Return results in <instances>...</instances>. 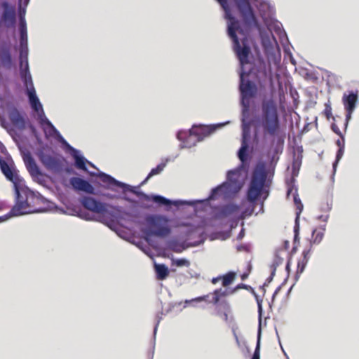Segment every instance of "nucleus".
<instances>
[{
  "label": "nucleus",
  "mask_w": 359,
  "mask_h": 359,
  "mask_svg": "<svg viewBox=\"0 0 359 359\" xmlns=\"http://www.w3.org/2000/svg\"><path fill=\"white\" fill-rule=\"evenodd\" d=\"M255 127L261 128L264 136L275 137L280 130V123L276 101L264 98L261 103V114L255 121Z\"/></svg>",
  "instance_id": "f257e3e1"
},
{
  "label": "nucleus",
  "mask_w": 359,
  "mask_h": 359,
  "mask_svg": "<svg viewBox=\"0 0 359 359\" xmlns=\"http://www.w3.org/2000/svg\"><path fill=\"white\" fill-rule=\"evenodd\" d=\"M17 203L8 212L9 217L46 210V200L39 193L29 189H22L21 191L17 189Z\"/></svg>",
  "instance_id": "f03ea898"
},
{
  "label": "nucleus",
  "mask_w": 359,
  "mask_h": 359,
  "mask_svg": "<svg viewBox=\"0 0 359 359\" xmlns=\"http://www.w3.org/2000/svg\"><path fill=\"white\" fill-rule=\"evenodd\" d=\"M228 22V35L233 41V48L241 66L249 63V56L251 53L250 47L248 46L247 37H244L240 42L236 32L243 34V30L240 27L239 22L232 15V14L226 16Z\"/></svg>",
  "instance_id": "7ed1b4c3"
},
{
  "label": "nucleus",
  "mask_w": 359,
  "mask_h": 359,
  "mask_svg": "<svg viewBox=\"0 0 359 359\" xmlns=\"http://www.w3.org/2000/svg\"><path fill=\"white\" fill-rule=\"evenodd\" d=\"M215 130V126H194L187 133L185 131H180L177 133V138L182 141L184 147H191L197 142L203 140L205 137L209 136Z\"/></svg>",
  "instance_id": "20e7f679"
},
{
  "label": "nucleus",
  "mask_w": 359,
  "mask_h": 359,
  "mask_svg": "<svg viewBox=\"0 0 359 359\" xmlns=\"http://www.w3.org/2000/svg\"><path fill=\"white\" fill-rule=\"evenodd\" d=\"M238 177L239 173L238 171L229 170L227 173V182L213 189L209 198L215 200L218 196L226 198L230 196L232 194L237 193L241 189Z\"/></svg>",
  "instance_id": "39448f33"
},
{
  "label": "nucleus",
  "mask_w": 359,
  "mask_h": 359,
  "mask_svg": "<svg viewBox=\"0 0 359 359\" xmlns=\"http://www.w3.org/2000/svg\"><path fill=\"white\" fill-rule=\"evenodd\" d=\"M266 180V172L263 166H257L253 171L247 192L248 201L253 203L260 196Z\"/></svg>",
  "instance_id": "423d86ee"
},
{
  "label": "nucleus",
  "mask_w": 359,
  "mask_h": 359,
  "mask_svg": "<svg viewBox=\"0 0 359 359\" xmlns=\"http://www.w3.org/2000/svg\"><path fill=\"white\" fill-rule=\"evenodd\" d=\"M26 67H27V65H26ZM21 79L26 88L27 94L28 95L29 101L32 108L37 113H41V114L43 116L44 112L43 110L42 105L38 97L36 96V90L32 81V78L30 72L27 71V68H25L24 70H22ZM39 116L41 115L39 114Z\"/></svg>",
  "instance_id": "0eeeda50"
},
{
  "label": "nucleus",
  "mask_w": 359,
  "mask_h": 359,
  "mask_svg": "<svg viewBox=\"0 0 359 359\" xmlns=\"http://www.w3.org/2000/svg\"><path fill=\"white\" fill-rule=\"evenodd\" d=\"M16 23L15 6L8 1L0 2V27L12 28Z\"/></svg>",
  "instance_id": "6e6552de"
},
{
  "label": "nucleus",
  "mask_w": 359,
  "mask_h": 359,
  "mask_svg": "<svg viewBox=\"0 0 359 359\" xmlns=\"http://www.w3.org/2000/svg\"><path fill=\"white\" fill-rule=\"evenodd\" d=\"M325 231V229L323 227L316 229L312 231L310 248L303 250L302 258L297 262V273H302L304 270V268L310 258L311 245L320 243L323 238Z\"/></svg>",
  "instance_id": "1a4fd4ad"
},
{
  "label": "nucleus",
  "mask_w": 359,
  "mask_h": 359,
  "mask_svg": "<svg viewBox=\"0 0 359 359\" xmlns=\"http://www.w3.org/2000/svg\"><path fill=\"white\" fill-rule=\"evenodd\" d=\"M246 27H258V22L248 0H234Z\"/></svg>",
  "instance_id": "9d476101"
},
{
  "label": "nucleus",
  "mask_w": 359,
  "mask_h": 359,
  "mask_svg": "<svg viewBox=\"0 0 359 359\" xmlns=\"http://www.w3.org/2000/svg\"><path fill=\"white\" fill-rule=\"evenodd\" d=\"M239 90L242 97V104L248 107V100L254 97L257 91V86L251 81L245 80L243 74H241Z\"/></svg>",
  "instance_id": "9b49d317"
},
{
  "label": "nucleus",
  "mask_w": 359,
  "mask_h": 359,
  "mask_svg": "<svg viewBox=\"0 0 359 359\" xmlns=\"http://www.w3.org/2000/svg\"><path fill=\"white\" fill-rule=\"evenodd\" d=\"M39 160L44 167L51 171H60L62 167V160L55 156L41 153L39 156Z\"/></svg>",
  "instance_id": "f8f14e48"
},
{
  "label": "nucleus",
  "mask_w": 359,
  "mask_h": 359,
  "mask_svg": "<svg viewBox=\"0 0 359 359\" xmlns=\"http://www.w3.org/2000/svg\"><path fill=\"white\" fill-rule=\"evenodd\" d=\"M81 203L82 205L87 210L101 214L107 211L106 205L90 196H84L82 198Z\"/></svg>",
  "instance_id": "ddd939ff"
},
{
  "label": "nucleus",
  "mask_w": 359,
  "mask_h": 359,
  "mask_svg": "<svg viewBox=\"0 0 359 359\" xmlns=\"http://www.w3.org/2000/svg\"><path fill=\"white\" fill-rule=\"evenodd\" d=\"M22 159L27 170L32 177L42 176L41 172L29 151H27L22 153Z\"/></svg>",
  "instance_id": "4468645a"
},
{
  "label": "nucleus",
  "mask_w": 359,
  "mask_h": 359,
  "mask_svg": "<svg viewBox=\"0 0 359 359\" xmlns=\"http://www.w3.org/2000/svg\"><path fill=\"white\" fill-rule=\"evenodd\" d=\"M239 289H245V290H250L253 291V289L251 286L243 284V283H240V284L237 285L231 291H229L228 290H222V289L219 288V289L215 290L213 292L214 297H212V299L211 301H209L208 302L212 303L213 304H217L222 297H226L230 294H233Z\"/></svg>",
  "instance_id": "2eb2a0df"
},
{
  "label": "nucleus",
  "mask_w": 359,
  "mask_h": 359,
  "mask_svg": "<svg viewBox=\"0 0 359 359\" xmlns=\"http://www.w3.org/2000/svg\"><path fill=\"white\" fill-rule=\"evenodd\" d=\"M342 100L344 108L347 112L346 121L348 122L355 108L356 102L358 101V94L357 93L353 92L350 93L348 95L344 94Z\"/></svg>",
  "instance_id": "dca6fc26"
},
{
  "label": "nucleus",
  "mask_w": 359,
  "mask_h": 359,
  "mask_svg": "<svg viewBox=\"0 0 359 359\" xmlns=\"http://www.w3.org/2000/svg\"><path fill=\"white\" fill-rule=\"evenodd\" d=\"M128 189L130 191H131L132 193L135 194L137 196H138L145 201H152L153 202H154L160 205L170 206L172 204L171 201L165 198L163 196H158V195L149 196L143 192L135 191L133 187L128 188Z\"/></svg>",
  "instance_id": "f3484780"
},
{
  "label": "nucleus",
  "mask_w": 359,
  "mask_h": 359,
  "mask_svg": "<svg viewBox=\"0 0 359 359\" xmlns=\"http://www.w3.org/2000/svg\"><path fill=\"white\" fill-rule=\"evenodd\" d=\"M70 184L75 190L83 191L87 194H93V187L86 180L79 177H72Z\"/></svg>",
  "instance_id": "a211bd4d"
},
{
  "label": "nucleus",
  "mask_w": 359,
  "mask_h": 359,
  "mask_svg": "<svg viewBox=\"0 0 359 359\" xmlns=\"http://www.w3.org/2000/svg\"><path fill=\"white\" fill-rule=\"evenodd\" d=\"M8 117L11 123L18 129L22 130L26 128V120L17 109L11 110Z\"/></svg>",
  "instance_id": "6ab92c4d"
},
{
  "label": "nucleus",
  "mask_w": 359,
  "mask_h": 359,
  "mask_svg": "<svg viewBox=\"0 0 359 359\" xmlns=\"http://www.w3.org/2000/svg\"><path fill=\"white\" fill-rule=\"evenodd\" d=\"M249 127L246 125L243 126L241 147L238 153V158L242 163H245L247 161V151L248 149L247 137Z\"/></svg>",
  "instance_id": "aec40b11"
},
{
  "label": "nucleus",
  "mask_w": 359,
  "mask_h": 359,
  "mask_svg": "<svg viewBox=\"0 0 359 359\" xmlns=\"http://www.w3.org/2000/svg\"><path fill=\"white\" fill-rule=\"evenodd\" d=\"M238 206L234 204H227L219 207L216 212V217L219 219L231 216L238 211Z\"/></svg>",
  "instance_id": "412c9836"
},
{
  "label": "nucleus",
  "mask_w": 359,
  "mask_h": 359,
  "mask_svg": "<svg viewBox=\"0 0 359 359\" xmlns=\"http://www.w3.org/2000/svg\"><path fill=\"white\" fill-rule=\"evenodd\" d=\"M0 62L3 67L10 69L13 67V60L9 47L4 46L0 48Z\"/></svg>",
  "instance_id": "4be33fe9"
},
{
  "label": "nucleus",
  "mask_w": 359,
  "mask_h": 359,
  "mask_svg": "<svg viewBox=\"0 0 359 359\" xmlns=\"http://www.w3.org/2000/svg\"><path fill=\"white\" fill-rule=\"evenodd\" d=\"M20 47L27 46V25L25 18L20 14Z\"/></svg>",
  "instance_id": "5701e85b"
},
{
  "label": "nucleus",
  "mask_w": 359,
  "mask_h": 359,
  "mask_svg": "<svg viewBox=\"0 0 359 359\" xmlns=\"http://www.w3.org/2000/svg\"><path fill=\"white\" fill-rule=\"evenodd\" d=\"M20 75L21 76L22 70H24L26 68V65H27V71L29 72V63H28V50L27 46L20 47Z\"/></svg>",
  "instance_id": "b1692460"
},
{
  "label": "nucleus",
  "mask_w": 359,
  "mask_h": 359,
  "mask_svg": "<svg viewBox=\"0 0 359 359\" xmlns=\"http://www.w3.org/2000/svg\"><path fill=\"white\" fill-rule=\"evenodd\" d=\"M146 222L149 226L153 227H157L161 223L167 222L168 219H166V217L161 215H149L147 217Z\"/></svg>",
  "instance_id": "393cba45"
},
{
  "label": "nucleus",
  "mask_w": 359,
  "mask_h": 359,
  "mask_svg": "<svg viewBox=\"0 0 359 359\" xmlns=\"http://www.w3.org/2000/svg\"><path fill=\"white\" fill-rule=\"evenodd\" d=\"M100 178L103 183L107 184L109 185H116L118 187H128V185L116 180L114 178L105 173L100 174Z\"/></svg>",
  "instance_id": "a878e982"
},
{
  "label": "nucleus",
  "mask_w": 359,
  "mask_h": 359,
  "mask_svg": "<svg viewBox=\"0 0 359 359\" xmlns=\"http://www.w3.org/2000/svg\"><path fill=\"white\" fill-rule=\"evenodd\" d=\"M155 270L156 272L157 279L158 280H164L168 276V269L164 264H155Z\"/></svg>",
  "instance_id": "bb28decb"
},
{
  "label": "nucleus",
  "mask_w": 359,
  "mask_h": 359,
  "mask_svg": "<svg viewBox=\"0 0 359 359\" xmlns=\"http://www.w3.org/2000/svg\"><path fill=\"white\" fill-rule=\"evenodd\" d=\"M221 277L222 286L227 287L233 283L236 279V273L233 271H229Z\"/></svg>",
  "instance_id": "cd10ccee"
},
{
  "label": "nucleus",
  "mask_w": 359,
  "mask_h": 359,
  "mask_svg": "<svg viewBox=\"0 0 359 359\" xmlns=\"http://www.w3.org/2000/svg\"><path fill=\"white\" fill-rule=\"evenodd\" d=\"M170 232V229L168 226H160L155 230L151 231V235L156 236L164 237L168 236Z\"/></svg>",
  "instance_id": "c85d7f7f"
},
{
  "label": "nucleus",
  "mask_w": 359,
  "mask_h": 359,
  "mask_svg": "<svg viewBox=\"0 0 359 359\" xmlns=\"http://www.w3.org/2000/svg\"><path fill=\"white\" fill-rule=\"evenodd\" d=\"M165 167V163H160L156 168H152L146 179L142 182V184H144L151 177L160 174L163 170Z\"/></svg>",
  "instance_id": "c756f323"
},
{
  "label": "nucleus",
  "mask_w": 359,
  "mask_h": 359,
  "mask_svg": "<svg viewBox=\"0 0 359 359\" xmlns=\"http://www.w3.org/2000/svg\"><path fill=\"white\" fill-rule=\"evenodd\" d=\"M74 158L76 167L79 169L86 171L87 168L86 163L87 161L83 156H79L77 154L74 155Z\"/></svg>",
  "instance_id": "7c9ffc66"
},
{
  "label": "nucleus",
  "mask_w": 359,
  "mask_h": 359,
  "mask_svg": "<svg viewBox=\"0 0 359 359\" xmlns=\"http://www.w3.org/2000/svg\"><path fill=\"white\" fill-rule=\"evenodd\" d=\"M294 203L296 206L297 210V216L299 217V215L301 214L302 210H303V204L301 202L300 198L298 197V196H294Z\"/></svg>",
  "instance_id": "2f4dec72"
},
{
  "label": "nucleus",
  "mask_w": 359,
  "mask_h": 359,
  "mask_svg": "<svg viewBox=\"0 0 359 359\" xmlns=\"http://www.w3.org/2000/svg\"><path fill=\"white\" fill-rule=\"evenodd\" d=\"M217 1L219 3V4L222 7L223 10L224 11L225 17L231 14L227 0H217Z\"/></svg>",
  "instance_id": "473e14b6"
},
{
  "label": "nucleus",
  "mask_w": 359,
  "mask_h": 359,
  "mask_svg": "<svg viewBox=\"0 0 359 359\" xmlns=\"http://www.w3.org/2000/svg\"><path fill=\"white\" fill-rule=\"evenodd\" d=\"M344 147H341V148H339V149L337 151V155H336V160L333 163V168H334V170L336 169L337 163H339V161L341 158L342 156L344 155Z\"/></svg>",
  "instance_id": "72a5a7b5"
},
{
  "label": "nucleus",
  "mask_w": 359,
  "mask_h": 359,
  "mask_svg": "<svg viewBox=\"0 0 359 359\" xmlns=\"http://www.w3.org/2000/svg\"><path fill=\"white\" fill-rule=\"evenodd\" d=\"M251 359H260V341L258 339L257 346Z\"/></svg>",
  "instance_id": "f704fd0d"
},
{
  "label": "nucleus",
  "mask_w": 359,
  "mask_h": 359,
  "mask_svg": "<svg viewBox=\"0 0 359 359\" xmlns=\"http://www.w3.org/2000/svg\"><path fill=\"white\" fill-rule=\"evenodd\" d=\"M174 264L177 266H189L190 264L189 262L185 259H176L174 261Z\"/></svg>",
  "instance_id": "c9c22d12"
},
{
  "label": "nucleus",
  "mask_w": 359,
  "mask_h": 359,
  "mask_svg": "<svg viewBox=\"0 0 359 359\" xmlns=\"http://www.w3.org/2000/svg\"><path fill=\"white\" fill-rule=\"evenodd\" d=\"M250 271H251V266L250 264L248 265V271L247 272H245L243 273V274H241V280H245V279H247L249 276V274L250 273Z\"/></svg>",
  "instance_id": "e433bc0d"
},
{
  "label": "nucleus",
  "mask_w": 359,
  "mask_h": 359,
  "mask_svg": "<svg viewBox=\"0 0 359 359\" xmlns=\"http://www.w3.org/2000/svg\"><path fill=\"white\" fill-rule=\"evenodd\" d=\"M332 130L337 135H339L341 137H342V134L339 128V127L335 124H332Z\"/></svg>",
  "instance_id": "4c0bfd02"
},
{
  "label": "nucleus",
  "mask_w": 359,
  "mask_h": 359,
  "mask_svg": "<svg viewBox=\"0 0 359 359\" xmlns=\"http://www.w3.org/2000/svg\"><path fill=\"white\" fill-rule=\"evenodd\" d=\"M280 54H278V57H276V55H274L273 57V62L274 65H278L280 62Z\"/></svg>",
  "instance_id": "58836bf2"
},
{
  "label": "nucleus",
  "mask_w": 359,
  "mask_h": 359,
  "mask_svg": "<svg viewBox=\"0 0 359 359\" xmlns=\"http://www.w3.org/2000/svg\"><path fill=\"white\" fill-rule=\"evenodd\" d=\"M325 114L327 118H329L330 116L332 115L331 108L330 107H326L325 110Z\"/></svg>",
  "instance_id": "ea45409f"
},
{
  "label": "nucleus",
  "mask_w": 359,
  "mask_h": 359,
  "mask_svg": "<svg viewBox=\"0 0 359 359\" xmlns=\"http://www.w3.org/2000/svg\"><path fill=\"white\" fill-rule=\"evenodd\" d=\"M41 121L45 123L46 124H47L48 126L51 127L53 129H55L53 124L46 118H41Z\"/></svg>",
  "instance_id": "a19ab883"
},
{
  "label": "nucleus",
  "mask_w": 359,
  "mask_h": 359,
  "mask_svg": "<svg viewBox=\"0 0 359 359\" xmlns=\"http://www.w3.org/2000/svg\"><path fill=\"white\" fill-rule=\"evenodd\" d=\"M344 140L343 137H341V140H337L336 143H337V144L338 145V147L339 148H341V147H344Z\"/></svg>",
  "instance_id": "79ce46f5"
},
{
  "label": "nucleus",
  "mask_w": 359,
  "mask_h": 359,
  "mask_svg": "<svg viewBox=\"0 0 359 359\" xmlns=\"http://www.w3.org/2000/svg\"><path fill=\"white\" fill-rule=\"evenodd\" d=\"M267 60H268L269 65L271 66V64H270L271 59H270L269 56L267 57ZM269 78L271 80L272 79V72H271V67H269Z\"/></svg>",
  "instance_id": "37998d69"
},
{
  "label": "nucleus",
  "mask_w": 359,
  "mask_h": 359,
  "mask_svg": "<svg viewBox=\"0 0 359 359\" xmlns=\"http://www.w3.org/2000/svg\"><path fill=\"white\" fill-rule=\"evenodd\" d=\"M203 297H202V296H200V297H196L194 299H192L191 300H190L189 302H203Z\"/></svg>",
  "instance_id": "c03bdc74"
},
{
  "label": "nucleus",
  "mask_w": 359,
  "mask_h": 359,
  "mask_svg": "<svg viewBox=\"0 0 359 359\" xmlns=\"http://www.w3.org/2000/svg\"><path fill=\"white\" fill-rule=\"evenodd\" d=\"M219 280H222V277L221 276L213 278L212 279V283L216 284Z\"/></svg>",
  "instance_id": "a18cd8bd"
},
{
  "label": "nucleus",
  "mask_w": 359,
  "mask_h": 359,
  "mask_svg": "<svg viewBox=\"0 0 359 359\" xmlns=\"http://www.w3.org/2000/svg\"><path fill=\"white\" fill-rule=\"evenodd\" d=\"M210 294H212V295L214 296L213 292H212V293L208 294H206V295H203V296H202V297H203V298H204V299H203V301H205V302H208V299L209 298V297H210Z\"/></svg>",
  "instance_id": "49530a36"
},
{
  "label": "nucleus",
  "mask_w": 359,
  "mask_h": 359,
  "mask_svg": "<svg viewBox=\"0 0 359 359\" xmlns=\"http://www.w3.org/2000/svg\"><path fill=\"white\" fill-rule=\"evenodd\" d=\"M279 290H280V288L278 287V288H277V289L276 290V291L274 292V293H273V298H272V299H273V300L274 299L275 296L277 294V293L278 292V291H279Z\"/></svg>",
  "instance_id": "de8ad7c7"
},
{
  "label": "nucleus",
  "mask_w": 359,
  "mask_h": 359,
  "mask_svg": "<svg viewBox=\"0 0 359 359\" xmlns=\"http://www.w3.org/2000/svg\"><path fill=\"white\" fill-rule=\"evenodd\" d=\"M223 317H224V320L227 321V320H228V315H227V313H223Z\"/></svg>",
  "instance_id": "09e8293b"
},
{
  "label": "nucleus",
  "mask_w": 359,
  "mask_h": 359,
  "mask_svg": "<svg viewBox=\"0 0 359 359\" xmlns=\"http://www.w3.org/2000/svg\"><path fill=\"white\" fill-rule=\"evenodd\" d=\"M327 209H328V210H330V209H331V207H330V206H329V205H328V204H327Z\"/></svg>",
  "instance_id": "8fccbe9b"
},
{
  "label": "nucleus",
  "mask_w": 359,
  "mask_h": 359,
  "mask_svg": "<svg viewBox=\"0 0 359 359\" xmlns=\"http://www.w3.org/2000/svg\"><path fill=\"white\" fill-rule=\"evenodd\" d=\"M327 216H326V217H325V219H323V221H326V220H327Z\"/></svg>",
  "instance_id": "3c124183"
}]
</instances>
